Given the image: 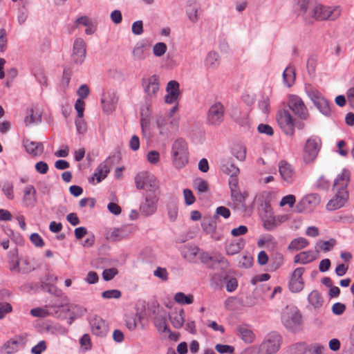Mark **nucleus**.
<instances>
[{
  "mask_svg": "<svg viewBox=\"0 0 354 354\" xmlns=\"http://www.w3.org/2000/svg\"><path fill=\"white\" fill-rule=\"evenodd\" d=\"M168 216L171 221H174L178 216V207L174 201H171L167 205Z\"/></svg>",
  "mask_w": 354,
  "mask_h": 354,
  "instance_id": "49530a36",
  "label": "nucleus"
},
{
  "mask_svg": "<svg viewBox=\"0 0 354 354\" xmlns=\"http://www.w3.org/2000/svg\"><path fill=\"white\" fill-rule=\"evenodd\" d=\"M179 83L175 80H171L167 83L166 91L167 94L165 97V101L167 104H172L176 101L180 95Z\"/></svg>",
  "mask_w": 354,
  "mask_h": 354,
  "instance_id": "a211bd4d",
  "label": "nucleus"
},
{
  "mask_svg": "<svg viewBox=\"0 0 354 354\" xmlns=\"http://www.w3.org/2000/svg\"><path fill=\"white\" fill-rule=\"evenodd\" d=\"M75 126L79 133L84 134L86 131V124L82 118L78 117L75 120Z\"/></svg>",
  "mask_w": 354,
  "mask_h": 354,
  "instance_id": "0e129e2a",
  "label": "nucleus"
},
{
  "mask_svg": "<svg viewBox=\"0 0 354 354\" xmlns=\"http://www.w3.org/2000/svg\"><path fill=\"white\" fill-rule=\"evenodd\" d=\"M102 296L105 299H118L121 297V292L118 290H109L104 291Z\"/></svg>",
  "mask_w": 354,
  "mask_h": 354,
  "instance_id": "052dcab7",
  "label": "nucleus"
},
{
  "mask_svg": "<svg viewBox=\"0 0 354 354\" xmlns=\"http://www.w3.org/2000/svg\"><path fill=\"white\" fill-rule=\"evenodd\" d=\"M308 244L309 241L306 239L304 237H299L293 239L289 244L288 248L290 250L297 251L305 248L308 245Z\"/></svg>",
  "mask_w": 354,
  "mask_h": 354,
  "instance_id": "f704fd0d",
  "label": "nucleus"
},
{
  "mask_svg": "<svg viewBox=\"0 0 354 354\" xmlns=\"http://www.w3.org/2000/svg\"><path fill=\"white\" fill-rule=\"evenodd\" d=\"M72 59L74 63L81 64L86 57V44L81 38H77L73 44Z\"/></svg>",
  "mask_w": 354,
  "mask_h": 354,
  "instance_id": "2eb2a0df",
  "label": "nucleus"
},
{
  "mask_svg": "<svg viewBox=\"0 0 354 354\" xmlns=\"http://www.w3.org/2000/svg\"><path fill=\"white\" fill-rule=\"evenodd\" d=\"M281 320L287 329L295 332L301 325V315L296 307L287 306L282 313Z\"/></svg>",
  "mask_w": 354,
  "mask_h": 354,
  "instance_id": "39448f33",
  "label": "nucleus"
},
{
  "mask_svg": "<svg viewBox=\"0 0 354 354\" xmlns=\"http://www.w3.org/2000/svg\"><path fill=\"white\" fill-rule=\"evenodd\" d=\"M279 171L281 178L287 185L292 184L295 178V172L288 162L285 160H281L279 162Z\"/></svg>",
  "mask_w": 354,
  "mask_h": 354,
  "instance_id": "dca6fc26",
  "label": "nucleus"
},
{
  "mask_svg": "<svg viewBox=\"0 0 354 354\" xmlns=\"http://www.w3.org/2000/svg\"><path fill=\"white\" fill-rule=\"evenodd\" d=\"M312 0H293V11L297 16H301L305 21L308 19Z\"/></svg>",
  "mask_w": 354,
  "mask_h": 354,
  "instance_id": "4468645a",
  "label": "nucleus"
},
{
  "mask_svg": "<svg viewBox=\"0 0 354 354\" xmlns=\"http://www.w3.org/2000/svg\"><path fill=\"white\" fill-rule=\"evenodd\" d=\"M183 196L185 198V203L187 205H191L195 202V196L190 189H185L183 190Z\"/></svg>",
  "mask_w": 354,
  "mask_h": 354,
  "instance_id": "bf43d9fd",
  "label": "nucleus"
},
{
  "mask_svg": "<svg viewBox=\"0 0 354 354\" xmlns=\"http://www.w3.org/2000/svg\"><path fill=\"white\" fill-rule=\"evenodd\" d=\"M228 267L226 270H221V273H214L212 275V282L214 283L216 286H222L223 281L227 280L226 272H227Z\"/></svg>",
  "mask_w": 354,
  "mask_h": 354,
  "instance_id": "c03bdc74",
  "label": "nucleus"
},
{
  "mask_svg": "<svg viewBox=\"0 0 354 354\" xmlns=\"http://www.w3.org/2000/svg\"><path fill=\"white\" fill-rule=\"evenodd\" d=\"M330 186V181L324 176L319 177L317 182V187L322 190H328Z\"/></svg>",
  "mask_w": 354,
  "mask_h": 354,
  "instance_id": "13d9d810",
  "label": "nucleus"
},
{
  "mask_svg": "<svg viewBox=\"0 0 354 354\" xmlns=\"http://www.w3.org/2000/svg\"><path fill=\"white\" fill-rule=\"evenodd\" d=\"M174 300L179 304H191L194 302V296L192 295H185L183 292H177L174 296Z\"/></svg>",
  "mask_w": 354,
  "mask_h": 354,
  "instance_id": "ea45409f",
  "label": "nucleus"
},
{
  "mask_svg": "<svg viewBox=\"0 0 354 354\" xmlns=\"http://www.w3.org/2000/svg\"><path fill=\"white\" fill-rule=\"evenodd\" d=\"M199 248L196 246H185L182 250V255L189 262H194L198 254Z\"/></svg>",
  "mask_w": 354,
  "mask_h": 354,
  "instance_id": "2f4dec72",
  "label": "nucleus"
},
{
  "mask_svg": "<svg viewBox=\"0 0 354 354\" xmlns=\"http://www.w3.org/2000/svg\"><path fill=\"white\" fill-rule=\"evenodd\" d=\"M205 65L212 68H216L218 64V55L216 52H209L205 59Z\"/></svg>",
  "mask_w": 354,
  "mask_h": 354,
  "instance_id": "a19ab883",
  "label": "nucleus"
},
{
  "mask_svg": "<svg viewBox=\"0 0 354 354\" xmlns=\"http://www.w3.org/2000/svg\"><path fill=\"white\" fill-rule=\"evenodd\" d=\"M225 108L224 105L216 102L212 104L208 110L207 122L209 125L218 127L224 120Z\"/></svg>",
  "mask_w": 354,
  "mask_h": 354,
  "instance_id": "423d86ee",
  "label": "nucleus"
},
{
  "mask_svg": "<svg viewBox=\"0 0 354 354\" xmlns=\"http://www.w3.org/2000/svg\"><path fill=\"white\" fill-rule=\"evenodd\" d=\"M187 14L190 21L195 23L198 21V7L196 5H190L187 9Z\"/></svg>",
  "mask_w": 354,
  "mask_h": 354,
  "instance_id": "3c124183",
  "label": "nucleus"
},
{
  "mask_svg": "<svg viewBox=\"0 0 354 354\" xmlns=\"http://www.w3.org/2000/svg\"><path fill=\"white\" fill-rule=\"evenodd\" d=\"M132 53L135 59L142 60L149 55V49L147 44L141 41L135 45Z\"/></svg>",
  "mask_w": 354,
  "mask_h": 354,
  "instance_id": "393cba45",
  "label": "nucleus"
},
{
  "mask_svg": "<svg viewBox=\"0 0 354 354\" xmlns=\"http://www.w3.org/2000/svg\"><path fill=\"white\" fill-rule=\"evenodd\" d=\"M321 140L317 137H311L306 140L304 150V160L306 162L313 161L319 151Z\"/></svg>",
  "mask_w": 354,
  "mask_h": 354,
  "instance_id": "0eeeda50",
  "label": "nucleus"
},
{
  "mask_svg": "<svg viewBox=\"0 0 354 354\" xmlns=\"http://www.w3.org/2000/svg\"><path fill=\"white\" fill-rule=\"evenodd\" d=\"M277 122L282 131L288 136H292L295 132L293 118L287 110H281L277 115Z\"/></svg>",
  "mask_w": 354,
  "mask_h": 354,
  "instance_id": "6e6552de",
  "label": "nucleus"
},
{
  "mask_svg": "<svg viewBox=\"0 0 354 354\" xmlns=\"http://www.w3.org/2000/svg\"><path fill=\"white\" fill-rule=\"evenodd\" d=\"M2 191L9 200L14 198L13 185L11 183H7L4 184L2 187Z\"/></svg>",
  "mask_w": 354,
  "mask_h": 354,
  "instance_id": "680f3d73",
  "label": "nucleus"
},
{
  "mask_svg": "<svg viewBox=\"0 0 354 354\" xmlns=\"http://www.w3.org/2000/svg\"><path fill=\"white\" fill-rule=\"evenodd\" d=\"M342 13V8L339 6H326L317 3L310 10V15L307 23H312L314 20L334 21L337 19Z\"/></svg>",
  "mask_w": 354,
  "mask_h": 354,
  "instance_id": "f03ea898",
  "label": "nucleus"
},
{
  "mask_svg": "<svg viewBox=\"0 0 354 354\" xmlns=\"http://www.w3.org/2000/svg\"><path fill=\"white\" fill-rule=\"evenodd\" d=\"M232 155L239 160L243 161L245 159V148L243 145H236L232 149Z\"/></svg>",
  "mask_w": 354,
  "mask_h": 354,
  "instance_id": "a18cd8bd",
  "label": "nucleus"
},
{
  "mask_svg": "<svg viewBox=\"0 0 354 354\" xmlns=\"http://www.w3.org/2000/svg\"><path fill=\"white\" fill-rule=\"evenodd\" d=\"M46 349V344L44 340L40 341L37 345L33 346L31 352L33 354H41Z\"/></svg>",
  "mask_w": 354,
  "mask_h": 354,
  "instance_id": "774afa93",
  "label": "nucleus"
},
{
  "mask_svg": "<svg viewBox=\"0 0 354 354\" xmlns=\"http://www.w3.org/2000/svg\"><path fill=\"white\" fill-rule=\"evenodd\" d=\"M145 180L146 182L144 189H145L146 193L158 194L157 191L159 185L156 178L153 174L148 173Z\"/></svg>",
  "mask_w": 354,
  "mask_h": 354,
  "instance_id": "c85d7f7f",
  "label": "nucleus"
},
{
  "mask_svg": "<svg viewBox=\"0 0 354 354\" xmlns=\"http://www.w3.org/2000/svg\"><path fill=\"white\" fill-rule=\"evenodd\" d=\"M156 125L161 135H167L170 131L167 120L162 115H158L156 117Z\"/></svg>",
  "mask_w": 354,
  "mask_h": 354,
  "instance_id": "58836bf2",
  "label": "nucleus"
},
{
  "mask_svg": "<svg viewBox=\"0 0 354 354\" xmlns=\"http://www.w3.org/2000/svg\"><path fill=\"white\" fill-rule=\"evenodd\" d=\"M277 226L275 218L274 216L270 215L266 219L263 220V227L268 231L274 230Z\"/></svg>",
  "mask_w": 354,
  "mask_h": 354,
  "instance_id": "603ef678",
  "label": "nucleus"
},
{
  "mask_svg": "<svg viewBox=\"0 0 354 354\" xmlns=\"http://www.w3.org/2000/svg\"><path fill=\"white\" fill-rule=\"evenodd\" d=\"M153 275L158 277L162 281H167L168 279V272L166 268L158 267L153 272Z\"/></svg>",
  "mask_w": 354,
  "mask_h": 354,
  "instance_id": "69168bd1",
  "label": "nucleus"
},
{
  "mask_svg": "<svg viewBox=\"0 0 354 354\" xmlns=\"http://www.w3.org/2000/svg\"><path fill=\"white\" fill-rule=\"evenodd\" d=\"M308 301L314 309L321 308L324 304V298L322 294L317 290H313L308 296Z\"/></svg>",
  "mask_w": 354,
  "mask_h": 354,
  "instance_id": "bb28decb",
  "label": "nucleus"
},
{
  "mask_svg": "<svg viewBox=\"0 0 354 354\" xmlns=\"http://www.w3.org/2000/svg\"><path fill=\"white\" fill-rule=\"evenodd\" d=\"M118 271L116 268H112L109 269H105L102 272V278L104 281H109L113 279V277L118 274Z\"/></svg>",
  "mask_w": 354,
  "mask_h": 354,
  "instance_id": "864d4df0",
  "label": "nucleus"
},
{
  "mask_svg": "<svg viewBox=\"0 0 354 354\" xmlns=\"http://www.w3.org/2000/svg\"><path fill=\"white\" fill-rule=\"evenodd\" d=\"M215 349L217 352L220 353H233L234 351V347L230 345L226 344H216L215 346Z\"/></svg>",
  "mask_w": 354,
  "mask_h": 354,
  "instance_id": "6e6d98bb",
  "label": "nucleus"
},
{
  "mask_svg": "<svg viewBox=\"0 0 354 354\" xmlns=\"http://www.w3.org/2000/svg\"><path fill=\"white\" fill-rule=\"evenodd\" d=\"M169 319L175 328H181L185 322L184 310L181 309L179 312L173 313Z\"/></svg>",
  "mask_w": 354,
  "mask_h": 354,
  "instance_id": "c9c22d12",
  "label": "nucleus"
},
{
  "mask_svg": "<svg viewBox=\"0 0 354 354\" xmlns=\"http://www.w3.org/2000/svg\"><path fill=\"white\" fill-rule=\"evenodd\" d=\"M302 348H305L304 345H300ZM324 347L319 344L310 345L306 348V353L309 354H322Z\"/></svg>",
  "mask_w": 354,
  "mask_h": 354,
  "instance_id": "09e8293b",
  "label": "nucleus"
},
{
  "mask_svg": "<svg viewBox=\"0 0 354 354\" xmlns=\"http://www.w3.org/2000/svg\"><path fill=\"white\" fill-rule=\"evenodd\" d=\"M23 143L26 152L33 156H39L44 152V147L42 142L26 139L23 140Z\"/></svg>",
  "mask_w": 354,
  "mask_h": 354,
  "instance_id": "5701e85b",
  "label": "nucleus"
},
{
  "mask_svg": "<svg viewBox=\"0 0 354 354\" xmlns=\"http://www.w3.org/2000/svg\"><path fill=\"white\" fill-rule=\"evenodd\" d=\"M283 80L284 84L288 87L293 84L295 80V70L293 68L290 66L286 68L283 73Z\"/></svg>",
  "mask_w": 354,
  "mask_h": 354,
  "instance_id": "4c0bfd02",
  "label": "nucleus"
},
{
  "mask_svg": "<svg viewBox=\"0 0 354 354\" xmlns=\"http://www.w3.org/2000/svg\"><path fill=\"white\" fill-rule=\"evenodd\" d=\"M30 239L36 247H43L44 245L43 239L37 233H32L30 236Z\"/></svg>",
  "mask_w": 354,
  "mask_h": 354,
  "instance_id": "338daca9",
  "label": "nucleus"
},
{
  "mask_svg": "<svg viewBox=\"0 0 354 354\" xmlns=\"http://www.w3.org/2000/svg\"><path fill=\"white\" fill-rule=\"evenodd\" d=\"M148 172H140L135 176V183L138 189H144Z\"/></svg>",
  "mask_w": 354,
  "mask_h": 354,
  "instance_id": "de8ad7c7",
  "label": "nucleus"
},
{
  "mask_svg": "<svg viewBox=\"0 0 354 354\" xmlns=\"http://www.w3.org/2000/svg\"><path fill=\"white\" fill-rule=\"evenodd\" d=\"M238 336L245 343L254 342L256 335L248 325H239L236 327Z\"/></svg>",
  "mask_w": 354,
  "mask_h": 354,
  "instance_id": "4be33fe9",
  "label": "nucleus"
},
{
  "mask_svg": "<svg viewBox=\"0 0 354 354\" xmlns=\"http://www.w3.org/2000/svg\"><path fill=\"white\" fill-rule=\"evenodd\" d=\"M267 248H274L277 245V241H275L274 238L269 234H263L259 238L258 242H257V246L259 248H263L266 246Z\"/></svg>",
  "mask_w": 354,
  "mask_h": 354,
  "instance_id": "473e14b6",
  "label": "nucleus"
},
{
  "mask_svg": "<svg viewBox=\"0 0 354 354\" xmlns=\"http://www.w3.org/2000/svg\"><path fill=\"white\" fill-rule=\"evenodd\" d=\"M171 156L174 164L178 168H181L188 162V152L186 142L178 138L174 141L171 147Z\"/></svg>",
  "mask_w": 354,
  "mask_h": 354,
  "instance_id": "20e7f679",
  "label": "nucleus"
},
{
  "mask_svg": "<svg viewBox=\"0 0 354 354\" xmlns=\"http://www.w3.org/2000/svg\"><path fill=\"white\" fill-rule=\"evenodd\" d=\"M91 330L93 335L97 337H105L109 332V326L105 320L95 315L89 321Z\"/></svg>",
  "mask_w": 354,
  "mask_h": 354,
  "instance_id": "ddd939ff",
  "label": "nucleus"
},
{
  "mask_svg": "<svg viewBox=\"0 0 354 354\" xmlns=\"http://www.w3.org/2000/svg\"><path fill=\"white\" fill-rule=\"evenodd\" d=\"M158 200V194L146 193L145 201L140 205L142 214L146 216L153 214L157 209Z\"/></svg>",
  "mask_w": 354,
  "mask_h": 354,
  "instance_id": "1a4fd4ad",
  "label": "nucleus"
},
{
  "mask_svg": "<svg viewBox=\"0 0 354 354\" xmlns=\"http://www.w3.org/2000/svg\"><path fill=\"white\" fill-rule=\"evenodd\" d=\"M319 196L317 194H311L302 198L300 205H302L304 208H311L319 205Z\"/></svg>",
  "mask_w": 354,
  "mask_h": 354,
  "instance_id": "c756f323",
  "label": "nucleus"
},
{
  "mask_svg": "<svg viewBox=\"0 0 354 354\" xmlns=\"http://www.w3.org/2000/svg\"><path fill=\"white\" fill-rule=\"evenodd\" d=\"M234 120L241 127H247L249 124L248 114L241 113L238 109H235L232 113Z\"/></svg>",
  "mask_w": 354,
  "mask_h": 354,
  "instance_id": "e433bc0d",
  "label": "nucleus"
},
{
  "mask_svg": "<svg viewBox=\"0 0 354 354\" xmlns=\"http://www.w3.org/2000/svg\"><path fill=\"white\" fill-rule=\"evenodd\" d=\"M107 161L108 160H106L105 161L101 162L95 169L93 173V176L92 178L93 180L96 178L97 183H100L103 179H104L110 171Z\"/></svg>",
  "mask_w": 354,
  "mask_h": 354,
  "instance_id": "a878e982",
  "label": "nucleus"
},
{
  "mask_svg": "<svg viewBox=\"0 0 354 354\" xmlns=\"http://www.w3.org/2000/svg\"><path fill=\"white\" fill-rule=\"evenodd\" d=\"M194 187L200 194L207 192L209 190L208 183L201 178H198L194 181Z\"/></svg>",
  "mask_w": 354,
  "mask_h": 354,
  "instance_id": "37998d69",
  "label": "nucleus"
},
{
  "mask_svg": "<svg viewBox=\"0 0 354 354\" xmlns=\"http://www.w3.org/2000/svg\"><path fill=\"white\" fill-rule=\"evenodd\" d=\"M23 192L22 202L24 205L26 207H33L37 201V191L35 187L28 185L24 187Z\"/></svg>",
  "mask_w": 354,
  "mask_h": 354,
  "instance_id": "f3484780",
  "label": "nucleus"
},
{
  "mask_svg": "<svg viewBox=\"0 0 354 354\" xmlns=\"http://www.w3.org/2000/svg\"><path fill=\"white\" fill-rule=\"evenodd\" d=\"M288 106L300 119L306 120L308 116V109L304 102L297 95H291L288 101Z\"/></svg>",
  "mask_w": 354,
  "mask_h": 354,
  "instance_id": "9d476101",
  "label": "nucleus"
},
{
  "mask_svg": "<svg viewBox=\"0 0 354 354\" xmlns=\"http://www.w3.org/2000/svg\"><path fill=\"white\" fill-rule=\"evenodd\" d=\"M131 234L129 227L123 226L114 228L108 233L107 239L111 241H118L127 238Z\"/></svg>",
  "mask_w": 354,
  "mask_h": 354,
  "instance_id": "412c9836",
  "label": "nucleus"
},
{
  "mask_svg": "<svg viewBox=\"0 0 354 354\" xmlns=\"http://www.w3.org/2000/svg\"><path fill=\"white\" fill-rule=\"evenodd\" d=\"M244 247V241L242 239L232 240L225 245V251L227 255L238 254Z\"/></svg>",
  "mask_w": 354,
  "mask_h": 354,
  "instance_id": "cd10ccee",
  "label": "nucleus"
},
{
  "mask_svg": "<svg viewBox=\"0 0 354 354\" xmlns=\"http://www.w3.org/2000/svg\"><path fill=\"white\" fill-rule=\"evenodd\" d=\"M281 339V335L278 333L271 332L260 345L252 347L255 349V354H274L280 348Z\"/></svg>",
  "mask_w": 354,
  "mask_h": 354,
  "instance_id": "7ed1b4c3",
  "label": "nucleus"
},
{
  "mask_svg": "<svg viewBox=\"0 0 354 354\" xmlns=\"http://www.w3.org/2000/svg\"><path fill=\"white\" fill-rule=\"evenodd\" d=\"M273 260L272 266L274 269H278L283 263V256L280 252L274 253L271 257Z\"/></svg>",
  "mask_w": 354,
  "mask_h": 354,
  "instance_id": "4d7b16f0",
  "label": "nucleus"
},
{
  "mask_svg": "<svg viewBox=\"0 0 354 354\" xmlns=\"http://www.w3.org/2000/svg\"><path fill=\"white\" fill-rule=\"evenodd\" d=\"M221 169L223 173L230 176H236L239 173V169L229 160H223Z\"/></svg>",
  "mask_w": 354,
  "mask_h": 354,
  "instance_id": "7c9ffc66",
  "label": "nucleus"
},
{
  "mask_svg": "<svg viewBox=\"0 0 354 354\" xmlns=\"http://www.w3.org/2000/svg\"><path fill=\"white\" fill-rule=\"evenodd\" d=\"M319 251L308 250L301 252L295 256V263L307 264L315 260L318 257Z\"/></svg>",
  "mask_w": 354,
  "mask_h": 354,
  "instance_id": "b1692460",
  "label": "nucleus"
},
{
  "mask_svg": "<svg viewBox=\"0 0 354 354\" xmlns=\"http://www.w3.org/2000/svg\"><path fill=\"white\" fill-rule=\"evenodd\" d=\"M29 112V115H27L24 119V122L26 124V125H29L32 123H37L41 121L40 115H35L32 109H30Z\"/></svg>",
  "mask_w": 354,
  "mask_h": 354,
  "instance_id": "5fc2aeb1",
  "label": "nucleus"
},
{
  "mask_svg": "<svg viewBox=\"0 0 354 354\" xmlns=\"http://www.w3.org/2000/svg\"><path fill=\"white\" fill-rule=\"evenodd\" d=\"M315 106L323 115L326 116L330 115L331 108L329 102L326 98L322 97L319 100H317Z\"/></svg>",
  "mask_w": 354,
  "mask_h": 354,
  "instance_id": "72a5a7b5",
  "label": "nucleus"
},
{
  "mask_svg": "<svg viewBox=\"0 0 354 354\" xmlns=\"http://www.w3.org/2000/svg\"><path fill=\"white\" fill-rule=\"evenodd\" d=\"M118 102V97L113 91H108L103 93L101 99L103 111L106 113L114 110Z\"/></svg>",
  "mask_w": 354,
  "mask_h": 354,
  "instance_id": "6ab92c4d",
  "label": "nucleus"
},
{
  "mask_svg": "<svg viewBox=\"0 0 354 354\" xmlns=\"http://www.w3.org/2000/svg\"><path fill=\"white\" fill-rule=\"evenodd\" d=\"M350 181V171L344 169L334 180L333 197L326 204L328 211H334L344 207L348 202L349 194L347 187Z\"/></svg>",
  "mask_w": 354,
  "mask_h": 354,
  "instance_id": "f257e3e1",
  "label": "nucleus"
},
{
  "mask_svg": "<svg viewBox=\"0 0 354 354\" xmlns=\"http://www.w3.org/2000/svg\"><path fill=\"white\" fill-rule=\"evenodd\" d=\"M132 32L134 35H140L143 32V23L142 21L138 20L133 23L131 27Z\"/></svg>",
  "mask_w": 354,
  "mask_h": 354,
  "instance_id": "e2e57ef3",
  "label": "nucleus"
},
{
  "mask_svg": "<svg viewBox=\"0 0 354 354\" xmlns=\"http://www.w3.org/2000/svg\"><path fill=\"white\" fill-rule=\"evenodd\" d=\"M167 45L163 42H158L153 46V53L156 57L162 56L167 51Z\"/></svg>",
  "mask_w": 354,
  "mask_h": 354,
  "instance_id": "8fccbe9b",
  "label": "nucleus"
},
{
  "mask_svg": "<svg viewBox=\"0 0 354 354\" xmlns=\"http://www.w3.org/2000/svg\"><path fill=\"white\" fill-rule=\"evenodd\" d=\"M304 271L305 268L300 267L296 268L292 272L288 284L289 290L292 292H299L304 289V281L302 278V275Z\"/></svg>",
  "mask_w": 354,
  "mask_h": 354,
  "instance_id": "f8f14e48",
  "label": "nucleus"
},
{
  "mask_svg": "<svg viewBox=\"0 0 354 354\" xmlns=\"http://www.w3.org/2000/svg\"><path fill=\"white\" fill-rule=\"evenodd\" d=\"M200 259L203 263L207 264L209 268L213 270H226L227 268L229 267V262L225 258L223 257L214 259L213 257L209 256L207 252H202L200 254Z\"/></svg>",
  "mask_w": 354,
  "mask_h": 354,
  "instance_id": "9b49d317",
  "label": "nucleus"
},
{
  "mask_svg": "<svg viewBox=\"0 0 354 354\" xmlns=\"http://www.w3.org/2000/svg\"><path fill=\"white\" fill-rule=\"evenodd\" d=\"M337 241L334 238H331L328 241H319L317 243V246L324 252H329L336 245Z\"/></svg>",
  "mask_w": 354,
  "mask_h": 354,
  "instance_id": "79ce46f5",
  "label": "nucleus"
},
{
  "mask_svg": "<svg viewBox=\"0 0 354 354\" xmlns=\"http://www.w3.org/2000/svg\"><path fill=\"white\" fill-rule=\"evenodd\" d=\"M143 86L145 93L150 97L156 96L159 91V79L156 75L149 77L143 82Z\"/></svg>",
  "mask_w": 354,
  "mask_h": 354,
  "instance_id": "aec40b11",
  "label": "nucleus"
}]
</instances>
